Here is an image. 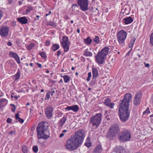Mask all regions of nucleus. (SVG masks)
I'll return each mask as SVG.
<instances>
[{"mask_svg": "<svg viewBox=\"0 0 153 153\" xmlns=\"http://www.w3.org/2000/svg\"><path fill=\"white\" fill-rule=\"evenodd\" d=\"M65 146L67 149L73 151L76 149L80 146L73 137H71L67 140Z\"/></svg>", "mask_w": 153, "mask_h": 153, "instance_id": "423d86ee", "label": "nucleus"}, {"mask_svg": "<svg viewBox=\"0 0 153 153\" xmlns=\"http://www.w3.org/2000/svg\"><path fill=\"white\" fill-rule=\"evenodd\" d=\"M22 150L23 153H27L28 149L27 146H23L22 147Z\"/></svg>", "mask_w": 153, "mask_h": 153, "instance_id": "72a5a7b5", "label": "nucleus"}, {"mask_svg": "<svg viewBox=\"0 0 153 153\" xmlns=\"http://www.w3.org/2000/svg\"><path fill=\"white\" fill-rule=\"evenodd\" d=\"M142 97V94L140 92H138L136 94L133 101L134 104L136 106L139 105L140 102V99Z\"/></svg>", "mask_w": 153, "mask_h": 153, "instance_id": "ddd939ff", "label": "nucleus"}, {"mask_svg": "<svg viewBox=\"0 0 153 153\" xmlns=\"http://www.w3.org/2000/svg\"><path fill=\"white\" fill-rule=\"evenodd\" d=\"M9 28L6 26L0 27V35L2 38H5L8 35Z\"/></svg>", "mask_w": 153, "mask_h": 153, "instance_id": "9b49d317", "label": "nucleus"}, {"mask_svg": "<svg viewBox=\"0 0 153 153\" xmlns=\"http://www.w3.org/2000/svg\"><path fill=\"white\" fill-rule=\"evenodd\" d=\"M53 110L52 107H48L45 110V113L46 118L50 119L53 117Z\"/></svg>", "mask_w": 153, "mask_h": 153, "instance_id": "f8f14e48", "label": "nucleus"}, {"mask_svg": "<svg viewBox=\"0 0 153 153\" xmlns=\"http://www.w3.org/2000/svg\"><path fill=\"white\" fill-rule=\"evenodd\" d=\"M48 123L45 121L41 122L38 124L36 131L39 139L43 138L46 139L49 137L50 133L48 129Z\"/></svg>", "mask_w": 153, "mask_h": 153, "instance_id": "f03ea898", "label": "nucleus"}, {"mask_svg": "<svg viewBox=\"0 0 153 153\" xmlns=\"http://www.w3.org/2000/svg\"><path fill=\"white\" fill-rule=\"evenodd\" d=\"M12 121V120L10 118H8L7 120V122L8 123H11Z\"/></svg>", "mask_w": 153, "mask_h": 153, "instance_id": "3c124183", "label": "nucleus"}, {"mask_svg": "<svg viewBox=\"0 0 153 153\" xmlns=\"http://www.w3.org/2000/svg\"><path fill=\"white\" fill-rule=\"evenodd\" d=\"M85 145L88 146V147H90L91 145V144H90L89 143H85Z\"/></svg>", "mask_w": 153, "mask_h": 153, "instance_id": "052dcab7", "label": "nucleus"}, {"mask_svg": "<svg viewBox=\"0 0 153 153\" xmlns=\"http://www.w3.org/2000/svg\"><path fill=\"white\" fill-rule=\"evenodd\" d=\"M8 3L10 4H11L12 3V0H8Z\"/></svg>", "mask_w": 153, "mask_h": 153, "instance_id": "774afa93", "label": "nucleus"}, {"mask_svg": "<svg viewBox=\"0 0 153 153\" xmlns=\"http://www.w3.org/2000/svg\"><path fill=\"white\" fill-rule=\"evenodd\" d=\"M67 111L72 110L74 112H77L79 110V107L78 105H75L71 106H67L65 109Z\"/></svg>", "mask_w": 153, "mask_h": 153, "instance_id": "dca6fc26", "label": "nucleus"}, {"mask_svg": "<svg viewBox=\"0 0 153 153\" xmlns=\"http://www.w3.org/2000/svg\"><path fill=\"white\" fill-rule=\"evenodd\" d=\"M40 16L39 15H36V17H35L34 19V20L35 21H38L39 19V18Z\"/></svg>", "mask_w": 153, "mask_h": 153, "instance_id": "603ef678", "label": "nucleus"}, {"mask_svg": "<svg viewBox=\"0 0 153 153\" xmlns=\"http://www.w3.org/2000/svg\"><path fill=\"white\" fill-rule=\"evenodd\" d=\"M65 127L66 128V129L68 131L71 128V126L70 125H66L65 126Z\"/></svg>", "mask_w": 153, "mask_h": 153, "instance_id": "09e8293b", "label": "nucleus"}, {"mask_svg": "<svg viewBox=\"0 0 153 153\" xmlns=\"http://www.w3.org/2000/svg\"><path fill=\"white\" fill-rule=\"evenodd\" d=\"M16 133L15 131H11L9 132V134L11 135H13V134H14Z\"/></svg>", "mask_w": 153, "mask_h": 153, "instance_id": "8fccbe9b", "label": "nucleus"}, {"mask_svg": "<svg viewBox=\"0 0 153 153\" xmlns=\"http://www.w3.org/2000/svg\"><path fill=\"white\" fill-rule=\"evenodd\" d=\"M120 131L119 125L114 124L111 126L109 128L106 135V138L109 140H112L116 137V136Z\"/></svg>", "mask_w": 153, "mask_h": 153, "instance_id": "20e7f679", "label": "nucleus"}, {"mask_svg": "<svg viewBox=\"0 0 153 153\" xmlns=\"http://www.w3.org/2000/svg\"><path fill=\"white\" fill-rule=\"evenodd\" d=\"M14 99L15 100H17L18 99V97L17 95H15L14 96Z\"/></svg>", "mask_w": 153, "mask_h": 153, "instance_id": "338daca9", "label": "nucleus"}, {"mask_svg": "<svg viewBox=\"0 0 153 153\" xmlns=\"http://www.w3.org/2000/svg\"><path fill=\"white\" fill-rule=\"evenodd\" d=\"M39 54L41 55V57L44 59H46L47 56L46 53L44 52H41L39 53Z\"/></svg>", "mask_w": 153, "mask_h": 153, "instance_id": "f704fd0d", "label": "nucleus"}, {"mask_svg": "<svg viewBox=\"0 0 153 153\" xmlns=\"http://www.w3.org/2000/svg\"><path fill=\"white\" fill-rule=\"evenodd\" d=\"M35 46V44L33 43H31L27 47V49L30 51Z\"/></svg>", "mask_w": 153, "mask_h": 153, "instance_id": "c9c22d12", "label": "nucleus"}, {"mask_svg": "<svg viewBox=\"0 0 153 153\" xmlns=\"http://www.w3.org/2000/svg\"><path fill=\"white\" fill-rule=\"evenodd\" d=\"M61 76L64 78V82L65 83L68 82L70 79V77L68 75H62Z\"/></svg>", "mask_w": 153, "mask_h": 153, "instance_id": "cd10ccee", "label": "nucleus"}, {"mask_svg": "<svg viewBox=\"0 0 153 153\" xmlns=\"http://www.w3.org/2000/svg\"><path fill=\"white\" fill-rule=\"evenodd\" d=\"M114 151L117 153H123L125 152L124 148L121 146H116Z\"/></svg>", "mask_w": 153, "mask_h": 153, "instance_id": "aec40b11", "label": "nucleus"}, {"mask_svg": "<svg viewBox=\"0 0 153 153\" xmlns=\"http://www.w3.org/2000/svg\"><path fill=\"white\" fill-rule=\"evenodd\" d=\"M16 107H14L13 108H11V111L13 112H14L16 111Z\"/></svg>", "mask_w": 153, "mask_h": 153, "instance_id": "13d9d810", "label": "nucleus"}, {"mask_svg": "<svg viewBox=\"0 0 153 153\" xmlns=\"http://www.w3.org/2000/svg\"><path fill=\"white\" fill-rule=\"evenodd\" d=\"M150 42L152 46H153V33L150 36Z\"/></svg>", "mask_w": 153, "mask_h": 153, "instance_id": "e433bc0d", "label": "nucleus"}, {"mask_svg": "<svg viewBox=\"0 0 153 153\" xmlns=\"http://www.w3.org/2000/svg\"><path fill=\"white\" fill-rule=\"evenodd\" d=\"M3 13L2 11L0 10V19H1Z\"/></svg>", "mask_w": 153, "mask_h": 153, "instance_id": "bf43d9fd", "label": "nucleus"}, {"mask_svg": "<svg viewBox=\"0 0 153 153\" xmlns=\"http://www.w3.org/2000/svg\"><path fill=\"white\" fill-rule=\"evenodd\" d=\"M83 55L86 57L92 56L93 55L92 53L91 52L88 51V49L85 50Z\"/></svg>", "mask_w": 153, "mask_h": 153, "instance_id": "bb28decb", "label": "nucleus"}, {"mask_svg": "<svg viewBox=\"0 0 153 153\" xmlns=\"http://www.w3.org/2000/svg\"><path fill=\"white\" fill-rule=\"evenodd\" d=\"M18 21L21 23L23 24H25L27 23L28 20L25 17H22L18 18Z\"/></svg>", "mask_w": 153, "mask_h": 153, "instance_id": "412c9836", "label": "nucleus"}, {"mask_svg": "<svg viewBox=\"0 0 153 153\" xmlns=\"http://www.w3.org/2000/svg\"><path fill=\"white\" fill-rule=\"evenodd\" d=\"M93 76L92 79H96L99 75L98 70L96 68L93 67L92 69Z\"/></svg>", "mask_w": 153, "mask_h": 153, "instance_id": "a211bd4d", "label": "nucleus"}, {"mask_svg": "<svg viewBox=\"0 0 153 153\" xmlns=\"http://www.w3.org/2000/svg\"><path fill=\"white\" fill-rule=\"evenodd\" d=\"M36 64L37 65L38 68H42V66L41 64L38 63H37Z\"/></svg>", "mask_w": 153, "mask_h": 153, "instance_id": "5fc2aeb1", "label": "nucleus"}, {"mask_svg": "<svg viewBox=\"0 0 153 153\" xmlns=\"http://www.w3.org/2000/svg\"><path fill=\"white\" fill-rule=\"evenodd\" d=\"M66 120V117L64 116L62 118H61L58 121L57 124L59 129H60L62 128L63 125L65 124Z\"/></svg>", "mask_w": 153, "mask_h": 153, "instance_id": "2eb2a0df", "label": "nucleus"}, {"mask_svg": "<svg viewBox=\"0 0 153 153\" xmlns=\"http://www.w3.org/2000/svg\"><path fill=\"white\" fill-rule=\"evenodd\" d=\"M132 51V49L131 48L129 51L126 53V56H129V54L130 53H131V51Z\"/></svg>", "mask_w": 153, "mask_h": 153, "instance_id": "864d4df0", "label": "nucleus"}, {"mask_svg": "<svg viewBox=\"0 0 153 153\" xmlns=\"http://www.w3.org/2000/svg\"><path fill=\"white\" fill-rule=\"evenodd\" d=\"M131 137V131L127 129L123 128L119 134L118 138L120 141L126 142L130 140Z\"/></svg>", "mask_w": 153, "mask_h": 153, "instance_id": "39448f33", "label": "nucleus"}, {"mask_svg": "<svg viewBox=\"0 0 153 153\" xmlns=\"http://www.w3.org/2000/svg\"><path fill=\"white\" fill-rule=\"evenodd\" d=\"M102 115L100 113L96 114L91 117L90 120L89 124L93 127L97 128L100 123Z\"/></svg>", "mask_w": 153, "mask_h": 153, "instance_id": "6e6552de", "label": "nucleus"}, {"mask_svg": "<svg viewBox=\"0 0 153 153\" xmlns=\"http://www.w3.org/2000/svg\"><path fill=\"white\" fill-rule=\"evenodd\" d=\"M48 25H49L51 26L54 27H55L56 26V24L52 22H49Z\"/></svg>", "mask_w": 153, "mask_h": 153, "instance_id": "58836bf2", "label": "nucleus"}, {"mask_svg": "<svg viewBox=\"0 0 153 153\" xmlns=\"http://www.w3.org/2000/svg\"><path fill=\"white\" fill-rule=\"evenodd\" d=\"M33 151L35 153H37L38 150V149L37 146H34L33 147Z\"/></svg>", "mask_w": 153, "mask_h": 153, "instance_id": "a19ab883", "label": "nucleus"}, {"mask_svg": "<svg viewBox=\"0 0 153 153\" xmlns=\"http://www.w3.org/2000/svg\"><path fill=\"white\" fill-rule=\"evenodd\" d=\"M127 36V33L123 30H120L117 32V39L120 44H122L125 42Z\"/></svg>", "mask_w": 153, "mask_h": 153, "instance_id": "1a4fd4ad", "label": "nucleus"}, {"mask_svg": "<svg viewBox=\"0 0 153 153\" xmlns=\"http://www.w3.org/2000/svg\"><path fill=\"white\" fill-rule=\"evenodd\" d=\"M96 79H92V80L91 81V85H94L96 82Z\"/></svg>", "mask_w": 153, "mask_h": 153, "instance_id": "a18cd8bd", "label": "nucleus"}, {"mask_svg": "<svg viewBox=\"0 0 153 153\" xmlns=\"http://www.w3.org/2000/svg\"><path fill=\"white\" fill-rule=\"evenodd\" d=\"M48 92H50V94H51V96H53V94L55 93V91L53 89V88H52L50 89Z\"/></svg>", "mask_w": 153, "mask_h": 153, "instance_id": "de8ad7c7", "label": "nucleus"}, {"mask_svg": "<svg viewBox=\"0 0 153 153\" xmlns=\"http://www.w3.org/2000/svg\"><path fill=\"white\" fill-rule=\"evenodd\" d=\"M21 75V71L19 68L18 69V71L15 74L14 76L15 78V80H18L20 77Z\"/></svg>", "mask_w": 153, "mask_h": 153, "instance_id": "393cba45", "label": "nucleus"}, {"mask_svg": "<svg viewBox=\"0 0 153 153\" xmlns=\"http://www.w3.org/2000/svg\"><path fill=\"white\" fill-rule=\"evenodd\" d=\"M104 103L105 105L111 109L113 108L114 106L115 105L114 103L111 102V100L108 98L105 100Z\"/></svg>", "mask_w": 153, "mask_h": 153, "instance_id": "f3484780", "label": "nucleus"}, {"mask_svg": "<svg viewBox=\"0 0 153 153\" xmlns=\"http://www.w3.org/2000/svg\"><path fill=\"white\" fill-rule=\"evenodd\" d=\"M77 3L82 11H85L88 10V0H78Z\"/></svg>", "mask_w": 153, "mask_h": 153, "instance_id": "9d476101", "label": "nucleus"}, {"mask_svg": "<svg viewBox=\"0 0 153 153\" xmlns=\"http://www.w3.org/2000/svg\"><path fill=\"white\" fill-rule=\"evenodd\" d=\"M60 48L59 45L58 44H54L52 46V49L53 51H55Z\"/></svg>", "mask_w": 153, "mask_h": 153, "instance_id": "7c9ffc66", "label": "nucleus"}, {"mask_svg": "<svg viewBox=\"0 0 153 153\" xmlns=\"http://www.w3.org/2000/svg\"><path fill=\"white\" fill-rule=\"evenodd\" d=\"M61 45L64 48L65 52H67L69 50L70 45Z\"/></svg>", "mask_w": 153, "mask_h": 153, "instance_id": "473e14b6", "label": "nucleus"}, {"mask_svg": "<svg viewBox=\"0 0 153 153\" xmlns=\"http://www.w3.org/2000/svg\"><path fill=\"white\" fill-rule=\"evenodd\" d=\"M109 48L108 47H105L98 52L96 55L95 56L96 61L100 64H102L104 61V59L108 54Z\"/></svg>", "mask_w": 153, "mask_h": 153, "instance_id": "7ed1b4c3", "label": "nucleus"}, {"mask_svg": "<svg viewBox=\"0 0 153 153\" xmlns=\"http://www.w3.org/2000/svg\"><path fill=\"white\" fill-rule=\"evenodd\" d=\"M150 110H149V109L148 108H147L145 110V111L143 113V114H145L146 113L148 114V113H150Z\"/></svg>", "mask_w": 153, "mask_h": 153, "instance_id": "49530a36", "label": "nucleus"}, {"mask_svg": "<svg viewBox=\"0 0 153 153\" xmlns=\"http://www.w3.org/2000/svg\"><path fill=\"white\" fill-rule=\"evenodd\" d=\"M7 44L9 46H11L12 45V43L10 41L7 43Z\"/></svg>", "mask_w": 153, "mask_h": 153, "instance_id": "6e6d98bb", "label": "nucleus"}, {"mask_svg": "<svg viewBox=\"0 0 153 153\" xmlns=\"http://www.w3.org/2000/svg\"><path fill=\"white\" fill-rule=\"evenodd\" d=\"M50 43L51 42L50 40H47L45 42V45L47 46H48L50 45Z\"/></svg>", "mask_w": 153, "mask_h": 153, "instance_id": "c03bdc74", "label": "nucleus"}, {"mask_svg": "<svg viewBox=\"0 0 153 153\" xmlns=\"http://www.w3.org/2000/svg\"><path fill=\"white\" fill-rule=\"evenodd\" d=\"M136 40V39L135 38H132L130 42V43L129 45V48H132Z\"/></svg>", "mask_w": 153, "mask_h": 153, "instance_id": "2f4dec72", "label": "nucleus"}, {"mask_svg": "<svg viewBox=\"0 0 153 153\" xmlns=\"http://www.w3.org/2000/svg\"><path fill=\"white\" fill-rule=\"evenodd\" d=\"M7 100L5 98L0 99V103L2 104L4 102L7 101Z\"/></svg>", "mask_w": 153, "mask_h": 153, "instance_id": "79ce46f5", "label": "nucleus"}, {"mask_svg": "<svg viewBox=\"0 0 153 153\" xmlns=\"http://www.w3.org/2000/svg\"><path fill=\"white\" fill-rule=\"evenodd\" d=\"M84 42L86 44L88 45L91 43L92 40L89 36H88L86 39H85Z\"/></svg>", "mask_w": 153, "mask_h": 153, "instance_id": "c756f323", "label": "nucleus"}, {"mask_svg": "<svg viewBox=\"0 0 153 153\" xmlns=\"http://www.w3.org/2000/svg\"><path fill=\"white\" fill-rule=\"evenodd\" d=\"M123 21L125 24L128 25L131 23L133 22V19L131 17L129 16L123 19Z\"/></svg>", "mask_w": 153, "mask_h": 153, "instance_id": "4be33fe9", "label": "nucleus"}, {"mask_svg": "<svg viewBox=\"0 0 153 153\" xmlns=\"http://www.w3.org/2000/svg\"><path fill=\"white\" fill-rule=\"evenodd\" d=\"M70 42L68 41V37L66 36H64L62 39V41L61 42V45H70Z\"/></svg>", "mask_w": 153, "mask_h": 153, "instance_id": "6ab92c4d", "label": "nucleus"}, {"mask_svg": "<svg viewBox=\"0 0 153 153\" xmlns=\"http://www.w3.org/2000/svg\"><path fill=\"white\" fill-rule=\"evenodd\" d=\"M68 131L67 130H66V129H65L63 131H62V132L63 133H66V132H67V131Z\"/></svg>", "mask_w": 153, "mask_h": 153, "instance_id": "69168bd1", "label": "nucleus"}, {"mask_svg": "<svg viewBox=\"0 0 153 153\" xmlns=\"http://www.w3.org/2000/svg\"><path fill=\"white\" fill-rule=\"evenodd\" d=\"M145 66L147 68H148L149 66V63H146V62H144V63Z\"/></svg>", "mask_w": 153, "mask_h": 153, "instance_id": "4d7b16f0", "label": "nucleus"}, {"mask_svg": "<svg viewBox=\"0 0 153 153\" xmlns=\"http://www.w3.org/2000/svg\"><path fill=\"white\" fill-rule=\"evenodd\" d=\"M50 92H48L46 94L45 97V100H48L50 97Z\"/></svg>", "mask_w": 153, "mask_h": 153, "instance_id": "4c0bfd02", "label": "nucleus"}, {"mask_svg": "<svg viewBox=\"0 0 153 153\" xmlns=\"http://www.w3.org/2000/svg\"><path fill=\"white\" fill-rule=\"evenodd\" d=\"M102 150V146L100 145H98L94 149V153H101Z\"/></svg>", "mask_w": 153, "mask_h": 153, "instance_id": "5701e85b", "label": "nucleus"}, {"mask_svg": "<svg viewBox=\"0 0 153 153\" xmlns=\"http://www.w3.org/2000/svg\"><path fill=\"white\" fill-rule=\"evenodd\" d=\"M33 10V7L30 5L27 6V9L23 12V14L24 15L27 14L28 13H30V11Z\"/></svg>", "mask_w": 153, "mask_h": 153, "instance_id": "b1692460", "label": "nucleus"}, {"mask_svg": "<svg viewBox=\"0 0 153 153\" xmlns=\"http://www.w3.org/2000/svg\"><path fill=\"white\" fill-rule=\"evenodd\" d=\"M9 56L10 57L14 58L18 64H19L20 63L19 57L16 53L12 51H10L9 53Z\"/></svg>", "mask_w": 153, "mask_h": 153, "instance_id": "4468645a", "label": "nucleus"}, {"mask_svg": "<svg viewBox=\"0 0 153 153\" xmlns=\"http://www.w3.org/2000/svg\"><path fill=\"white\" fill-rule=\"evenodd\" d=\"M64 135V133H62L59 136V137L61 138V137H62Z\"/></svg>", "mask_w": 153, "mask_h": 153, "instance_id": "680f3d73", "label": "nucleus"}, {"mask_svg": "<svg viewBox=\"0 0 153 153\" xmlns=\"http://www.w3.org/2000/svg\"><path fill=\"white\" fill-rule=\"evenodd\" d=\"M56 53L57 56L59 57V56L61 54V51L60 50H59L56 52Z\"/></svg>", "mask_w": 153, "mask_h": 153, "instance_id": "37998d69", "label": "nucleus"}, {"mask_svg": "<svg viewBox=\"0 0 153 153\" xmlns=\"http://www.w3.org/2000/svg\"><path fill=\"white\" fill-rule=\"evenodd\" d=\"M92 76L91 73V72H89L88 73V77L86 79L87 81H89L91 79V78Z\"/></svg>", "mask_w": 153, "mask_h": 153, "instance_id": "ea45409f", "label": "nucleus"}, {"mask_svg": "<svg viewBox=\"0 0 153 153\" xmlns=\"http://www.w3.org/2000/svg\"><path fill=\"white\" fill-rule=\"evenodd\" d=\"M64 18L67 20L68 19H70V18L68 16H65L64 17Z\"/></svg>", "mask_w": 153, "mask_h": 153, "instance_id": "e2e57ef3", "label": "nucleus"}, {"mask_svg": "<svg viewBox=\"0 0 153 153\" xmlns=\"http://www.w3.org/2000/svg\"><path fill=\"white\" fill-rule=\"evenodd\" d=\"M51 13V11H49L48 12V13L45 16H48L50 15Z\"/></svg>", "mask_w": 153, "mask_h": 153, "instance_id": "0e129e2a", "label": "nucleus"}, {"mask_svg": "<svg viewBox=\"0 0 153 153\" xmlns=\"http://www.w3.org/2000/svg\"><path fill=\"white\" fill-rule=\"evenodd\" d=\"M131 94L126 93L123 99L119 102L118 115L120 120L123 122H126L129 119L130 114L129 103L131 100Z\"/></svg>", "mask_w": 153, "mask_h": 153, "instance_id": "f257e3e1", "label": "nucleus"}, {"mask_svg": "<svg viewBox=\"0 0 153 153\" xmlns=\"http://www.w3.org/2000/svg\"><path fill=\"white\" fill-rule=\"evenodd\" d=\"M93 41L95 43V44H99L100 40L99 37L97 36H95L94 38L93 39Z\"/></svg>", "mask_w": 153, "mask_h": 153, "instance_id": "c85d7f7f", "label": "nucleus"}, {"mask_svg": "<svg viewBox=\"0 0 153 153\" xmlns=\"http://www.w3.org/2000/svg\"><path fill=\"white\" fill-rule=\"evenodd\" d=\"M20 112L19 111L18 112V113H16L15 115L16 119L18 120V121L21 123H23L24 122V120L20 118L19 117V113Z\"/></svg>", "mask_w": 153, "mask_h": 153, "instance_id": "a878e982", "label": "nucleus"}, {"mask_svg": "<svg viewBox=\"0 0 153 153\" xmlns=\"http://www.w3.org/2000/svg\"><path fill=\"white\" fill-rule=\"evenodd\" d=\"M85 136V133L84 130L80 129L76 131L72 137L81 146Z\"/></svg>", "mask_w": 153, "mask_h": 153, "instance_id": "0eeeda50", "label": "nucleus"}]
</instances>
